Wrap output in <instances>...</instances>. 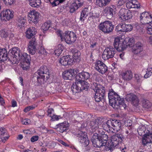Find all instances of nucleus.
<instances>
[{"mask_svg":"<svg viewBox=\"0 0 152 152\" xmlns=\"http://www.w3.org/2000/svg\"><path fill=\"white\" fill-rule=\"evenodd\" d=\"M49 70L46 66H42L34 75L32 80L35 85L39 86L49 78Z\"/></svg>","mask_w":152,"mask_h":152,"instance_id":"1","label":"nucleus"},{"mask_svg":"<svg viewBox=\"0 0 152 152\" xmlns=\"http://www.w3.org/2000/svg\"><path fill=\"white\" fill-rule=\"evenodd\" d=\"M7 56V51L4 48L1 49V61L4 62L7 58L13 63H16L17 60H20L22 54L20 49L17 47H14Z\"/></svg>","mask_w":152,"mask_h":152,"instance_id":"2","label":"nucleus"},{"mask_svg":"<svg viewBox=\"0 0 152 152\" xmlns=\"http://www.w3.org/2000/svg\"><path fill=\"white\" fill-rule=\"evenodd\" d=\"M108 98L110 105L115 109L121 107L125 109L127 107L126 104L124 103V99L121 98L114 91L109 93Z\"/></svg>","mask_w":152,"mask_h":152,"instance_id":"3","label":"nucleus"},{"mask_svg":"<svg viewBox=\"0 0 152 152\" xmlns=\"http://www.w3.org/2000/svg\"><path fill=\"white\" fill-rule=\"evenodd\" d=\"M134 41L133 38L129 37H126L124 41H121L120 38L117 37L115 38L113 45L118 51H121L128 47H132Z\"/></svg>","mask_w":152,"mask_h":152,"instance_id":"4","label":"nucleus"},{"mask_svg":"<svg viewBox=\"0 0 152 152\" xmlns=\"http://www.w3.org/2000/svg\"><path fill=\"white\" fill-rule=\"evenodd\" d=\"M144 125L140 126L138 129V134L141 136H144L142 139V143L143 145L152 142V132H150Z\"/></svg>","mask_w":152,"mask_h":152,"instance_id":"5","label":"nucleus"},{"mask_svg":"<svg viewBox=\"0 0 152 152\" xmlns=\"http://www.w3.org/2000/svg\"><path fill=\"white\" fill-rule=\"evenodd\" d=\"M124 139V136L121 133L117 134L111 137V141L108 142L107 149L111 152L119 147V143Z\"/></svg>","mask_w":152,"mask_h":152,"instance_id":"6","label":"nucleus"},{"mask_svg":"<svg viewBox=\"0 0 152 152\" xmlns=\"http://www.w3.org/2000/svg\"><path fill=\"white\" fill-rule=\"evenodd\" d=\"M140 21L142 24H147L151 23L146 28L147 33L152 35V14L144 12L140 14Z\"/></svg>","mask_w":152,"mask_h":152,"instance_id":"7","label":"nucleus"},{"mask_svg":"<svg viewBox=\"0 0 152 152\" xmlns=\"http://www.w3.org/2000/svg\"><path fill=\"white\" fill-rule=\"evenodd\" d=\"M58 35L60 37L62 41L64 40L68 44H72L76 40L77 37L75 34L72 31L68 32L67 33H62L61 31L57 32Z\"/></svg>","mask_w":152,"mask_h":152,"instance_id":"8","label":"nucleus"},{"mask_svg":"<svg viewBox=\"0 0 152 152\" xmlns=\"http://www.w3.org/2000/svg\"><path fill=\"white\" fill-rule=\"evenodd\" d=\"M98 28L104 33L108 34L113 31L114 26L111 21L106 20L101 23L98 26Z\"/></svg>","mask_w":152,"mask_h":152,"instance_id":"9","label":"nucleus"},{"mask_svg":"<svg viewBox=\"0 0 152 152\" xmlns=\"http://www.w3.org/2000/svg\"><path fill=\"white\" fill-rule=\"evenodd\" d=\"M119 18L124 21L128 20L132 17V12L124 8L120 9L118 13Z\"/></svg>","mask_w":152,"mask_h":152,"instance_id":"10","label":"nucleus"},{"mask_svg":"<svg viewBox=\"0 0 152 152\" xmlns=\"http://www.w3.org/2000/svg\"><path fill=\"white\" fill-rule=\"evenodd\" d=\"M115 48L110 46L106 47L104 50L102 55V58L104 60L111 58L114 57L115 53Z\"/></svg>","mask_w":152,"mask_h":152,"instance_id":"11","label":"nucleus"},{"mask_svg":"<svg viewBox=\"0 0 152 152\" xmlns=\"http://www.w3.org/2000/svg\"><path fill=\"white\" fill-rule=\"evenodd\" d=\"M78 70L75 69H71L64 71L63 73V78L65 80H72L75 77L78 72Z\"/></svg>","mask_w":152,"mask_h":152,"instance_id":"12","label":"nucleus"},{"mask_svg":"<svg viewBox=\"0 0 152 152\" xmlns=\"http://www.w3.org/2000/svg\"><path fill=\"white\" fill-rule=\"evenodd\" d=\"M94 90L95 92L94 96L95 101L97 102H99L103 99L105 93L104 88L103 87L99 88L98 87H95Z\"/></svg>","mask_w":152,"mask_h":152,"instance_id":"13","label":"nucleus"},{"mask_svg":"<svg viewBox=\"0 0 152 152\" xmlns=\"http://www.w3.org/2000/svg\"><path fill=\"white\" fill-rule=\"evenodd\" d=\"M14 12L9 9L2 10L1 13V19L2 20H9L14 17Z\"/></svg>","mask_w":152,"mask_h":152,"instance_id":"14","label":"nucleus"},{"mask_svg":"<svg viewBox=\"0 0 152 152\" xmlns=\"http://www.w3.org/2000/svg\"><path fill=\"white\" fill-rule=\"evenodd\" d=\"M79 142L84 147H86L89 144V140L87 137V133L86 132L80 131L77 134Z\"/></svg>","mask_w":152,"mask_h":152,"instance_id":"15","label":"nucleus"},{"mask_svg":"<svg viewBox=\"0 0 152 152\" xmlns=\"http://www.w3.org/2000/svg\"><path fill=\"white\" fill-rule=\"evenodd\" d=\"M90 130L91 132H98V130L102 129V125L99 120L96 119L94 121H90L89 124Z\"/></svg>","mask_w":152,"mask_h":152,"instance_id":"16","label":"nucleus"},{"mask_svg":"<svg viewBox=\"0 0 152 152\" xmlns=\"http://www.w3.org/2000/svg\"><path fill=\"white\" fill-rule=\"evenodd\" d=\"M95 68L97 71L102 75L104 74L107 70V67L103 62L100 61L96 62Z\"/></svg>","mask_w":152,"mask_h":152,"instance_id":"17","label":"nucleus"},{"mask_svg":"<svg viewBox=\"0 0 152 152\" xmlns=\"http://www.w3.org/2000/svg\"><path fill=\"white\" fill-rule=\"evenodd\" d=\"M97 135L96 134H94L91 138V140L93 145L95 147L99 148L101 146L105 145V142L102 141L98 137Z\"/></svg>","mask_w":152,"mask_h":152,"instance_id":"18","label":"nucleus"},{"mask_svg":"<svg viewBox=\"0 0 152 152\" xmlns=\"http://www.w3.org/2000/svg\"><path fill=\"white\" fill-rule=\"evenodd\" d=\"M83 4V2L82 0H75L74 1L70 7L69 12L71 13H73L82 7Z\"/></svg>","mask_w":152,"mask_h":152,"instance_id":"19","label":"nucleus"},{"mask_svg":"<svg viewBox=\"0 0 152 152\" xmlns=\"http://www.w3.org/2000/svg\"><path fill=\"white\" fill-rule=\"evenodd\" d=\"M37 43L36 41V39L34 38H32L29 42L28 45V49L29 53L32 55H34L36 51V46Z\"/></svg>","mask_w":152,"mask_h":152,"instance_id":"20","label":"nucleus"},{"mask_svg":"<svg viewBox=\"0 0 152 152\" xmlns=\"http://www.w3.org/2000/svg\"><path fill=\"white\" fill-rule=\"evenodd\" d=\"M29 19L34 24L37 23L38 22V19L39 16V14L37 11L32 10L28 14Z\"/></svg>","mask_w":152,"mask_h":152,"instance_id":"21","label":"nucleus"},{"mask_svg":"<svg viewBox=\"0 0 152 152\" xmlns=\"http://www.w3.org/2000/svg\"><path fill=\"white\" fill-rule=\"evenodd\" d=\"M70 55L63 56L59 60V62L62 65L65 66L67 65H72L73 61Z\"/></svg>","mask_w":152,"mask_h":152,"instance_id":"22","label":"nucleus"},{"mask_svg":"<svg viewBox=\"0 0 152 152\" xmlns=\"http://www.w3.org/2000/svg\"><path fill=\"white\" fill-rule=\"evenodd\" d=\"M125 99L128 101L131 102L132 104L135 106L138 105L139 102V100L137 96L133 94H127Z\"/></svg>","mask_w":152,"mask_h":152,"instance_id":"23","label":"nucleus"},{"mask_svg":"<svg viewBox=\"0 0 152 152\" xmlns=\"http://www.w3.org/2000/svg\"><path fill=\"white\" fill-rule=\"evenodd\" d=\"M112 130H113V132H116L121 129V122L118 120L112 119Z\"/></svg>","mask_w":152,"mask_h":152,"instance_id":"24","label":"nucleus"},{"mask_svg":"<svg viewBox=\"0 0 152 152\" xmlns=\"http://www.w3.org/2000/svg\"><path fill=\"white\" fill-rule=\"evenodd\" d=\"M90 77V74L88 72H82L77 75L76 79L79 82L84 81L85 80L88 79Z\"/></svg>","mask_w":152,"mask_h":152,"instance_id":"25","label":"nucleus"},{"mask_svg":"<svg viewBox=\"0 0 152 152\" xmlns=\"http://www.w3.org/2000/svg\"><path fill=\"white\" fill-rule=\"evenodd\" d=\"M121 75L125 81H129L133 77L132 73L130 70L123 71L121 73Z\"/></svg>","mask_w":152,"mask_h":152,"instance_id":"26","label":"nucleus"},{"mask_svg":"<svg viewBox=\"0 0 152 152\" xmlns=\"http://www.w3.org/2000/svg\"><path fill=\"white\" fill-rule=\"evenodd\" d=\"M9 137L7 130L4 127L1 128V141L5 143L8 139Z\"/></svg>","mask_w":152,"mask_h":152,"instance_id":"27","label":"nucleus"},{"mask_svg":"<svg viewBox=\"0 0 152 152\" xmlns=\"http://www.w3.org/2000/svg\"><path fill=\"white\" fill-rule=\"evenodd\" d=\"M115 8L109 7H107L103 10L104 13L105 14L107 18L111 19L113 17V13Z\"/></svg>","mask_w":152,"mask_h":152,"instance_id":"28","label":"nucleus"},{"mask_svg":"<svg viewBox=\"0 0 152 152\" xmlns=\"http://www.w3.org/2000/svg\"><path fill=\"white\" fill-rule=\"evenodd\" d=\"M142 50V45L140 42H137L133 46L132 52L135 54L140 53Z\"/></svg>","mask_w":152,"mask_h":152,"instance_id":"29","label":"nucleus"},{"mask_svg":"<svg viewBox=\"0 0 152 152\" xmlns=\"http://www.w3.org/2000/svg\"><path fill=\"white\" fill-rule=\"evenodd\" d=\"M37 30L35 27H29L26 32V37L28 39H30L34 36Z\"/></svg>","mask_w":152,"mask_h":152,"instance_id":"30","label":"nucleus"},{"mask_svg":"<svg viewBox=\"0 0 152 152\" xmlns=\"http://www.w3.org/2000/svg\"><path fill=\"white\" fill-rule=\"evenodd\" d=\"M94 134H96L97 135V137L100 139L102 140V141H107L108 139V135L105 134V132L103 131L102 129H99V130H98V132H96Z\"/></svg>","mask_w":152,"mask_h":152,"instance_id":"31","label":"nucleus"},{"mask_svg":"<svg viewBox=\"0 0 152 152\" xmlns=\"http://www.w3.org/2000/svg\"><path fill=\"white\" fill-rule=\"evenodd\" d=\"M112 120H108L103 123L102 125V127H103L104 130L107 131H108L109 130H111L113 132V131L112 130Z\"/></svg>","mask_w":152,"mask_h":152,"instance_id":"32","label":"nucleus"},{"mask_svg":"<svg viewBox=\"0 0 152 152\" xmlns=\"http://www.w3.org/2000/svg\"><path fill=\"white\" fill-rule=\"evenodd\" d=\"M59 131L61 133L66 131L69 128V124L67 122H64L61 123H60L59 125Z\"/></svg>","mask_w":152,"mask_h":152,"instance_id":"33","label":"nucleus"},{"mask_svg":"<svg viewBox=\"0 0 152 152\" xmlns=\"http://www.w3.org/2000/svg\"><path fill=\"white\" fill-rule=\"evenodd\" d=\"M71 50L73 54V59L72 60L73 61L74 60L75 61H77L78 60H79V58L81 55L80 52L75 49H72Z\"/></svg>","mask_w":152,"mask_h":152,"instance_id":"34","label":"nucleus"},{"mask_svg":"<svg viewBox=\"0 0 152 152\" xmlns=\"http://www.w3.org/2000/svg\"><path fill=\"white\" fill-rule=\"evenodd\" d=\"M26 18L20 16L18 17L17 20V25L20 28H22L24 26L26 21Z\"/></svg>","mask_w":152,"mask_h":152,"instance_id":"35","label":"nucleus"},{"mask_svg":"<svg viewBox=\"0 0 152 152\" xmlns=\"http://www.w3.org/2000/svg\"><path fill=\"white\" fill-rule=\"evenodd\" d=\"M20 60H22V62L30 64L31 57L30 55H28L26 53H23L20 58Z\"/></svg>","mask_w":152,"mask_h":152,"instance_id":"36","label":"nucleus"},{"mask_svg":"<svg viewBox=\"0 0 152 152\" xmlns=\"http://www.w3.org/2000/svg\"><path fill=\"white\" fill-rule=\"evenodd\" d=\"M88 8L87 7L84 8L81 12L80 17V20L82 21H84V19L83 18H86L88 16Z\"/></svg>","mask_w":152,"mask_h":152,"instance_id":"37","label":"nucleus"},{"mask_svg":"<svg viewBox=\"0 0 152 152\" xmlns=\"http://www.w3.org/2000/svg\"><path fill=\"white\" fill-rule=\"evenodd\" d=\"M64 49V47L61 45H58L54 51L55 55L57 56H59L61 53Z\"/></svg>","mask_w":152,"mask_h":152,"instance_id":"38","label":"nucleus"},{"mask_svg":"<svg viewBox=\"0 0 152 152\" xmlns=\"http://www.w3.org/2000/svg\"><path fill=\"white\" fill-rule=\"evenodd\" d=\"M41 0H29V4L32 7H35L39 6L41 4Z\"/></svg>","mask_w":152,"mask_h":152,"instance_id":"39","label":"nucleus"},{"mask_svg":"<svg viewBox=\"0 0 152 152\" xmlns=\"http://www.w3.org/2000/svg\"><path fill=\"white\" fill-rule=\"evenodd\" d=\"M132 29V26L130 24L123 23V32L130 31Z\"/></svg>","mask_w":152,"mask_h":152,"instance_id":"40","label":"nucleus"},{"mask_svg":"<svg viewBox=\"0 0 152 152\" xmlns=\"http://www.w3.org/2000/svg\"><path fill=\"white\" fill-rule=\"evenodd\" d=\"M142 104L144 107L148 109L150 107L151 103L149 100L144 99L142 100Z\"/></svg>","mask_w":152,"mask_h":152,"instance_id":"41","label":"nucleus"},{"mask_svg":"<svg viewBox=\"0 0 152 152\" xmlns=\"http://www.w3.org/2000/svg\"><path fill=\"white\" fill-rule=\"evenodd\" d=\"M37 52L39 55L44 54L46 55L47 52L44 47L41 46H39L37 48Z\"/></svg>","mask_w":152,"mask_h":152,"instance_id":"42","label":"nucleus"},{"mask_svg":"<svg viewBox=\"0 0 152 152\" xmlns=\"http://www.w3.org/2000/svg\"><path fill=\"white\" fill-rule=\"evenodd\" d=\"M71 89L73 93H77L80 91L81 88L75 83L72 85Z\"/></svg>","mask_w":152,"mask_h":152,"instance_id":"43","label":"nucleus"},{"mask_svg":"<svg viewBox=\"0 0 152 152\" xmlns=\"http://www.w3.org/2000/svg\"><path fill=\"white\" fill-rule=\"evenodd\" d=\"M96 4L100 7H102L103 6L107 5L104 0H96Z\"/></svg>","mask_w":152,"mask_h":152,"instance_id":"44","label":"nucleus"},{"mask_svg":"<svg viewBox=\"0 0 152 152\" xmlns=\"http://www.w3.org/2000/svg\"><path fill=\"white\" fill-rule=\"evenodd\" d=\"M50 22L49 21L44 23L41 27V29L44 31L48 30L50 26Z\"/></svg>","mask_w":152,"mask_h":152,"instance_id":"45","label":"nucleus"},{"mask_svg":"<svg viewBox=\"0 0 152 152\" xmlns=\"http://www.w3.org/2000/svg\"><path fill=\"white\" fill-rule=\"evenodd\" d=\"M30 63L22 62L20 64V66L23 70H27L29 69Z\"/></svg>","mask_w":152,"mask_h":152,"instance_id":"46","label":"nucleus"},{"mask_svg":"<svg viewBox=\"0 0 152 152\" xmlns=\"http://www.w3.org/2000/svg\"><path fill=\"white\" fill-rule=\"evenodd\" d=\"M65 0H54L53 2H50L52 6L55 7L58 5L60 3H63Z\"/></svg>","mask_w":152,"mask_h":152,"instance_id":"47","label":"nucleus"},{"mask_svg":"<svg viewBox=\"0 0 152 152\" xmlns=\"http://www.w3.org/2000/svg\"><path fill=\"white\" fill-rule=\"evenodd\" d=\"M132 3V6L133 8H139L140 7V5L139 2L136 0H133L131 1Z\"/></svg>","mask_w":152,"mask_h":152,"instance_id":"48","label":"nucleus"},{"mask_svg":"<svg viewBox=\"0 0 152 152\" xmlns=\"http://www.w3.org/2000/svg\"><path fill=\"white\" fill-rule=\"evenodd\" d=\"M115 31L117 32H123V23L118 24L116 27Z\"/></svg>","mask_w":152,"mask_h":152,"instance_id":"49","label":"nucleus"},{"mask_svg":"<svg viewBox=\"0 0 152 152\" xmlns=\"http://www.w3.org/2000/svg\"><path fill=\"white\" fill-rule=\"evenodd\" d=\"M45 113V112L44 110H40L38 113L36 114V116L39 118H42L44 116Z\"/></svg>","mask_w":152,"mask_h":152,"instance_id":"50","label":"nucleus"},{"mask_svg":"<svg viewBox=\"0 0 152 152\" xmlns=\"http://www.w3.org/2000/svg\"><path fill=\"white\" fill-rule=\"evenodd\" d=\"M5 29L2 30L1 31V36L2 37L6 38L8 35V33Z\"/></svg>","mask_w":152,"mask_h":152,"instance_id":"51","label":"nucleus"},{"mask_svg":"<svg viewBox=\"0 0 152 152\" xmlns=\"http://www.w3.org/2000/svg\"><path fill=\"white\" fill-rule=\"evenodd\" d=\"M15 0H3L4 3L7 6H10L13 4Z\"/></svg>","mask_w":152,"mask_h":152,"instance_id":"52","label":"nucleus"},{"mask_svg":"<svg viewBox=\"0 0 152 152\" xmlns=\"http://www.w3.org/2000/svg\"><path fill=\"white\" fill-rule=\"evenodd\" d=\"M39 139L38 136L35 135L32 137L31 138V141L32 142H34L37 141Z\"/></svg>","mask_w":152,"mask_h":152,"instance_id":"53","label":"nucleus"},{"mask_svg":"<svg viewBox=\"0 0 152 152\" xmlns=\"http://www.w3.org/2000/svg\"><path fill=\"white\" fill-rule=\"evenodd\" d=\"M126 6L128 9H129L131 8H133V6H132V3L131 1L126 3Z\"/></svg>","mask_w":152,"mask_h":152,"instance_id":"54","label":"nucleus"},{"mask_svg":"<svg viewBox=\"0 0 152 152\" xmlns=\"http://www.w3.org/2000/svg\"><path fill=\"white\" fill-rule=\"evenodd\" d=\"M151 75L152 73L147 70L146 73L144 76V77L145 78H147L149 77Z\"/></svg>","mask_w":152,"mask_h":152,"instance_id":"55","label":"nucleus"},{"mask_svg":"<svg viewBox=\"0 0 152 152\" xmlns=\"http://www.w3.org/2000/svg\"><path fill=\"white\" fill-rule=\"evenodd\" d=\"M126 1V0H119L118 2V6H122L123 5Z\"/></svg>","mask_w":152,"mask_h":152,"instance_id":"56","label":"nucleus"},{"mask_svg":"<svg viewBox=\"0 0 152 152\" xmlns=\"http://www.w3.org/2000/svg\"><path fill=\"white\" fill-rule=\"evenodd\" d=\"M97 44V43L96 42L93 43L92 44H91V46H90V48L93 50V49H94L96 47V45Z\"/></svg>","mask_w":152,"mask_h":152,"instance_id":"57","label":"nucleus"},{"mask_svg":"<svg viewBox=\"0 0 152 152\" xmlns=\"http://www.w3.org/2000/svg\"><path fill=\"white\" fill-rule=\"evenodd\" d=\"M58 141L60 143L65 146L67 147L69 146V145H67L66 142H64L61 140H58Z\"/></svg>","mask_w":152,"mask_h":152,"instance_id":"58","label":"nucleus"},{"mask_svg":"<svg viewBox=\"0 0 152 152\" xmlns=\"http://www.w3.org/2000/svg\"><path fill=\"white\" fill-rule=\"evenodd\" d=\"M50 116L51 117L53 121L57 120L59 119L58 116L56 115H53L52 116Z\"/></svg>","mask_w":152,"mask_h":152,"instance_id":"59","label":"nucleus"},{"mask_svg":"<svg viewBox=\"0 0 152 152\" xmlns=\"http://www.w3.org/2000/svg\"><path fill=\"white\" fill-rule=\"evenodd\" d=\"M147 70L152 74V66L151 65H148Z\"/></svg>","mask_w":152,"mask_h":152,"instance_id":"60","label":"nucleus"},{"mask_svg":"<svg viewBox=\"0 0 152 152\" xmlns=\"http://www.w3.org/2000/svg\"><path fill=\"white\" fill-rule=\"evenodd\" d=\"M134 77L138 82H140V76H139V75L137 74H135Z\"/></svg>","mask_w":152,"mask_h":152,"instance_id":"61","label":"nucleus"},{"mask_svg":"<svg viewBox=\"0 0 152 152\" xmlns=\"http://www.w3.org/2000/svg\"><path fill=\"white\" fill-rule=\"evenodd\" d=\"M28 121V119H26L24 120H23L22 121V124L25 125H27L28 124H29V123Z\"/></svg>","mask_w":152,"mask_h":152,"instance_id":"62","label":"nucleus"},{"mask_svg":"<svg viewBox=\"0 0 152 152\" xmlns=\"http://www.w3.org/2000/svg\"><path fill=\"white\" fill-rule=\"evenodd\" d=\"M5 104V103L4 100L3 98L1 96V105L4 106Z\"/></svg>","mask_w":152,"mask_h":152,"instance_id":"63","label":"nucleus"},{"mask_svg":"<svg viewBox=\"0 0 152 152\" xmlns=\"http://www.w3.org/2000/svg\"><path fill=\"white\" fill-rule=\"evenodd\" d=\"M12 107H15L17 106V102L16 101L13 100L12 102Z\"/></svg>","mask_w":152,"mask_h":152,"instance_id":"64","label":"nucleus"}]
</instances>
